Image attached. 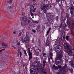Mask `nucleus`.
<instances>
[{
	"label": "nucleus",
	"instance_id": "obj_25",
	"mask_svg": "<svg viewBox=\"0 0 74 74\" xmlns=\"http://www.w3.org/2000/svg\"><path fill=\"white\" fill-rule=\"evenodd\" d=\"M70 71L71 73H73V69H71L70 70Z\"/></svg>",
	"mask_w": 74,
	"mask_h": 74
},
{
	"label": "nucleus",
	"instance_id": "obj_16",
	"mask_svg": "<svg viewBox=\"0 0 74 74\" xmlns=\"http://www.w3.org/2000/svg\"><path fill=\"white\" fill-rule=\"evenodd\" d=\"M61 21L64 22L66 20V18L65 17H61L60 19Z\"/></svg>",
	"mask_w": 74,
	"mask_h": 74
},
{
	"label": "nucleus",
	"instance_id": "obj_2",
	"mask_svg": "<svg viewBox=\"0 0 74 74\" xmlns=\"http://www.w3.org/2000/svg\"><path fill=\"white\" fill-rule=\"evenodd\" d=\"M51 5H46L42 6L41 7V8L42 10H43V12L45 14H47V10H48L51 8Z\"/></svg>",
	"mask_w": 74,
	"mask_h": 74
},
{
	"label": "nucleus",
	"instance_id": "obj_49",
	"mask_svg": "<svg viewBox=\"0 0 74 74\" xmlns=\"http://www.w3.org/2000/svg\"><path fill=\"white\" fill-rule=\"evenodd\" d=\"M22 15H25V13H22Z\"/></svg>",
	"mask_w": 74,
	"mask_h": 74
},
{
	"label": "nucleus",
	"instance_id": "obj_64",
	"mask_svg": "<svg viewBox=\"0 0 74 74\" xmlns=\"http://www.w3.org/2000/svg\"><path fill=\"white\" fill-rule=\"evenodd\" d=\"M28 22H30V20H28Z\"/></svg>",
	"mask_w": 74,
	"mask_h": 74
},
{
	"label": "nucleus",
	"instance_id": "obj_18",
	"mask_svg": "<svg viewBox=\"0 0 74 74\" xmlns=\"http://www.w3.org/2000/svg\"><path fill=\"white\" fill-rule=\"evenodd\" d=\"M46 61L45 60L43 61L42 65L44 67H45V63H46Z\"/></svg>",
	"mask_w": 74,
	"mask_h": 74
},
{
	"label": "nucleus",
	"instance_id": "obj_14",
	"mask_svg": "<svg viewBox=\"0 0 74 74\" xmlns=\"http://www.w3.org/2000/svg\"><path fill=\"white\" fill-rule=\"evenodd\" d=\"M63 69H60L59 71V72L57 74H63V73L64 72V71H62Z\"/></svg>",
	"mask_w": 74,
	"mask_h": 74
},
{
	"label": "nucleus",
	"instance_id": "obj_51",
	"mask_svg": "<svg viewBox=\"0 0 74 74\" xmlns=\"http://www.w3.org/2000/svg\"><path fill=\"white\" fill-rule=\"evenodd\" d=\"M18 45H20V43L19 42L17 43Z\"/></svg>",
	"mask_w": 74,
	"mask_h": 74
},
{
	"label": "nucleus",
	"instance_id": "obj_23",
	"mask_svg": "<svg viewBox=\"0 0 74 74\" xmlns=\"http://www.w3.org/2000/svg\"><path fill=\"white\" fill-rule=\"evenodd\" d=\"M61 40H63V41L65 40V38L63 36L61 37Z\"/></svg>",
	"mask_w": 74,
	"mask_h": 74
},
{
	"label": "nucleus",
	"instance_id": "obj_33",
	"mask_svg": "<svg viewBox=\"0 0 74 74\" xmlns=\"http://www.w3.org/2000/svg\"><path fill=\"white\" fill-rule=\"evenodd\" d=\"M30 13H31V16H33L34 15V14H33V13H32V12H30Z\"/></svg>",
	"mask_w": 74,
	"mask_h": 74
},
{
	"label": "nucleus",
	"instance_id": "obj_54",
	"mask_svg": "<svg viewBox=\"0 0 74 74\" xmlns=\"http://www.w3.org/2000/svg\"><path fill=\"white\" fill-rule=\"evenodd\" d=\"M56 69H57V70H58V69H59V67H58L56 66Z\"/></svg>",
	"mask_w": 74,
	"mask_h": 74
},
{
	"label": "nucleus",
	"instance_id": "obj_37",
	"mask_svg": "<svg viewBox=\"0 0 74 74\" xmlns=\"http://www.w3.org/2000/svg\"><path fill=\"white\" fill-rule=\"evenodd\" d=\"M4 49H2L1 50H0V53H1V52H2V51H3V50H4Z\"/></svg>",
	"mask_w": 74,
	"mask_h": 74
},
{
	"label": "nucleus",
	"instance_id": "obj_11",
	"mask_svg": "<svg viewBox=\"0 0 74 74\" xmlns=\"http://www.w3.org/2000/svg\"><path fill=\"white\" fill-rule=\"evenodd\" d=\"M40 74H47L46 71L44 69H42L40 72Z\"/></svg>",
	"mask_w": 74,
	"mask_h": 74
},
{
	"label": "nucleus",
	"instance_id": "obj_48",
	"mask_svg": "<svg viewBox=\"0 0 74 74\" xmlns=\"http://www.w3.org/2000/svg\"><path fill=\"white\" fill-rule=\"evenodd\" d=\"M58 67L59 69H61V68H62V67L60 66H58Z\"/></svg>",
	"mask_w": 74,
	"mask_h": 74
},
{
	"label": "nucleus",
	"instance_id": "obj_6",
	"mask_svg": "<svg viewBox=\"0 0 74 74\" xmlns=\"http://www.w3.org/2000/svg\"><path fill=\"white\" fill-rule=\"evenodd\" d=\"M70 9L71 10L70 13L71 15H73V14H74V7L73 5H71Z\"/></svg>",
	"mask_w": 74,
	"mask_h": 74
},
{
	"label": "nucleus",
	"instance_id": "obj_34",
	"mask_svg": "<svg viewBox=\"0 0 74 74\" xmlns=\"http://www.w3.org/2000/svg\"><path fill=\"white\" fill-rule=\"evenodd\" d=\"M71 34H72V35H74V32H73V31H71Z\"/></svg>",
	"mask_w": 74,
	"mask_h": 74
},
{
	"label": "nucleus",
	"instance_id": "obj_12",
	"mask_svg": "<svg viewBox=\"0 0 74 74\" xmlns=\"http://www.w3.org/2000/svg\"><path fill=\"white\" fill-rule=\"evenodd\" d=\"M26 37L27 38H28L30 37V34L29 32H26Z\"/></svg>",
	"mask_w": 74,
	"mask_h": 74
},
{
	"label": "nucleus",
	"instance_id": "obj_26",
	"mask_svg": "<svg viewBox=\"0 0 74 74\" xmlns=\"http://www.w3.org/2000/svg\"><path fill=\"white\" fill-rule=\"evenodd\" d=\"M69 37H70V36H66V40H69Z\"/></svg>",
	"mask_w": 74,
	"mask_h": 74
},
{
	"label": "nucleus",
	"instance_id": "obj_32",
	"mask_svg": "<svg viewBox=\"0 0 74 74\" xmlns=\"http://www.w3.org/2000/svg\"><path fill=\"white\" fill-rule=\"evenodd\" d=\"M32 10H33V8H30V12H31L32 11Z\"/></svg>",
	"mask_w": 74,
	"mask_h": 74
},
{
	"label": "nucleus",
	"instance_id": "obj_22",
	"mask_svg": "<svg viewBox=\"0 0 74 74\" xmlns=\"http://www.w3.org/2000/svg\"><path fill=\"white\" fill-rule=\"evenodd\" d=\"M34 69H31L30 70V73L31 74H32L33 73V70H34Z\"/></svg>",
	"mask_w": 74,
	"mask_h": 74
},
{
	"label": "nucleus",
	"instance_id": "obj_36",
	"mask_svg": "<svg viewBox=\"0 0 74 74\" xmlns=\"http://www.w3.org/2000/svg\"><path fill=\"white\" fill-rule=\"evenodd\" d=\"M46 55H47V54L45 53H43V56H44V57H45V56H46Z\"/></svg>",
	"mask_w": 74,
	"mask_h": 74
},
{
	"label": "nucleus",
	"instance_id": "obj_40",
	"mask_svg": "<svg viewBox=\"0 0 74 74\" xmlns=\"http://www.w3.org/2000/svg\"><path fill=\"white\" fill-rule=\"evenodd\" d=\"M50 31H48L47 32V36H48V34H49V32Z\"/></svg>",
	"mask_w": 74,
	"mask_h": 74
},
{
	"label": "nucleus",
	"instance_id": "obj_5",
	"mask_svg": "<svg viewBox=\"0 0 74 74\" xmlns=\"http://www.w3.org/2000/svg\"><path fill=\"white\" fill-rule=\"evenodd\" d=\"M64 46L65 49H68V50H70V49H71L72 48L71 46L68 44H64Z\"/></svg>",
	"mask_w": 74,
	"mask_h": 74
},
{
	"label": "nucleus",
	"instance_id": "obj_42",
	"mask_svg": "<svg viewBox=\"0 0 74 74\" xmlns=\"http://www.w3.org/2000/svg\"><path fill=\"white\" fill-rule=\"evenodd\" d=\"M60 0H56L57 3H58V2H59V1H60Z\"/></svg>",
	"mask_w": 74,
	"mask_h": 74
},
{
	"label": "nucleus",
	"instance_id": "obj_7",
	"mask_svg": "<svg viewBox=\"0 0 74 74\" xmlns=\"http://www.w3.org/2000/svg\"><path fill=\"white\" fill-rule=\"evenodd\" d=\"M50 38H48L47 40V41L46 43V45L47 46H48L49 47L50 46V45H51V40H50Z\"/></svg>",
	"mask_w": 74,
	"mask_h": 74
},
{
	"label": "nucleus",
	"instance_id": "obj_10",
	"mask_svg": "<svg viewBox=\"0 0 74 74\" xmlns=\"http://www.w3.org/2000/svg\"><path fill=\"white\" fill-rule=\"evenodd\" d=\"M69 25L72 28V29H74V21H71L69 23Z\"/></svg>",
	"mask_w": 74,
	"mask_h": 74
},
{
	"label": "nucleus",
	"instance_id": "obj_24",
	"mask_svg": "<svg viewBox=\"0 0 74 74\" xmlns=\"http://www.w3.org/2000/svg\"><path fill=\"white\" fill-rule=\"evenodd\" d=\"M24 51V54L25 55V56H27V53H26V50H23Z\"/></svg>",
	"mask_w": 74,
	"mask_h": 74
},
{
	"label": "nucleus",
	"instance_id": "obj_13",
	"mask_svg": "<svg viewBox=\"0 0 74 74\" xmlns=\"http://www.w3.org/2000/svg\"><path fill=\"white\" fill-rule=\"evenodd\" d=\"M70 63H71V67L73 68V69H74V62L72 60H71Z\"/></svg>",
	"mask_w": 74,
	"mask_h": 74
},
{
	"label": "nucleus",
	"instance_id": "obj_38",
	"mask_svg": "<svg viewBox=\"0 0 74 74\" xmlns=\"http://www.w3.org/2000/svg\"><path fill=\"white\" fill-rule=\"evenodd\" d=\"M56 21H58V16H56Z\"/></svg>",
	"mask_w": 74,
	"mask_h": 74
},
{
	"label": "nucleus",
	"instance_id": "obj_52",
	"mask_svg": "<svg viewBox=\"0 0 74 74\" xmlns=\"http://www.w3.org/2000/svg\"><path fill=\"white\" fill-rule=\"evenodd\" d=\"M51 30V28H49V30H48V31H49V32H50V30Z\"/></svg>",
	"mask_w": 74,
	"mask_h": 74
},
{
	"label": "nucleus",
	"instance_id": "obj_9",
	"mask_svg": "<svg viewBox=\"0 0 74 74\" xmlns=\"http://www.w3.org/2000/svg\"><path fill=\"white\" fill-rule=\"evenodd\" d=\"M61 70H62V71L64 72H67L68 71L67 69V64H65L64 67L62 68V69H60Z\"/></svg>",
	"mask_w": 74,
	"mask_h": 74
},
{
	"label": "nucleus",
	"instance_id": "obj_21",
	"mask_svg": "<svg viewBox=\"0 0 74 74\" xmlns=\"http://www.w3.org/2000/svg\"><path fill=\"white\" fill-rule=\"evenodd\" d=\"M26 19H27L26 17L25 16L23 17V20H24V21L25 22L26 21Z\"/></svg>",
	"mask_w": 74,
	"mask_h": 74
},
{
	"label": "nucleus",
	"instance_id": "obj_3",
	"mask_svg": "<svg viewBox=\"0 0 74 74\" xmlns=\"http://www.w3.org/2000/svg\"><path fill=\"white\" fill-rule=\"evenodd\" d=\"M40 62H36L35 61L34 62V65L35 67L38 68L40 70H41V69H44V66L42 64H41L38 66L40 64Z\"/></svg>",
	"mask_w": 74,
	"mask_h": 74
},
{
	"label": "nucleus",
	"instance_id": "obj_45",
	"mask_svg": "<svg viewBox=\"0 0 74 74\" xmlns=\"http://www.w3.org/2000/svg\"><path fill=\"white\" fill-rule=\"evenodd\" d=\"M62 23H61V24H60V25L59 26V27H62Z\"/></svg>",
	"mask_w": 74,
	"mask_h": 74
},
{
	"label": "nucleus",
	"instance_id": "obj_27",
	"mask_svg": "<svg viewBox=\"0 0 74 74\" xmlns=\"http://www.w3.org/2000/svg\"><path fill=\"white\" fill-rule=\"evenodd\" d=\"M20 51H21V49L18 48V53H20Z\"/></svg>",
	"mask_w": 74,
	"mask_h": 74
},
{
	"label": "nucleus",
	"instance_id": "obj_56",
	"mask_svg": "<svg viewBox=\"0 0 74 74\" xmlns=\"http://www.w3.org/2000/svg\"><path fill=\"white\" fill-rule=\"evenodd\" d=\"M32 12H35V10H32Z\"/></svg>",
	"mask_w": 74,
	"mask_h": 74
},
{
	"label": "nucleus",
	"instance_id": "obj_43",
	"mask_svg": "<svg viewBox=\"0 0 74 74\" xmlns=\"http://www.w3.org/2000/svg\"><path fill=\"white\" fill-rule=\"evenodd\" d=\"M20 57H21L22 56V52L21 51L20 52Z\"/></svg>",
	"mask_w": 74,
	"mask_h": 74
},
{
	"label": "nucleus",
	"instance_id": "obj_60",
	"mask_svg": "<svg viewBox=\"0 0 74 74\" xmlns=\"http://www.w3.org/2000/svg\"><path fill=\"white\" fill-rule=\"evenodd\" d=\"M66 62L67 63V62H68V60H66Z\"/></svg>",
	"mask_w": 74,
	"mask_h": 74
},
{
	"label": "nucleus",
	"instance_id": "obj_41",
	"mask_svg": "<svg viewBox=\"0 0 74 74\" xmlns=\"http://www.w3.org/2000/svg\"><path fill=\"white\" fill-rule=\"evenodd\" d=\"M32 31L33 32H34V33H35L36 32V30H34V29H32Z\"/></svg>",
	"mask_w": 74,
	"mask_h": 74
},
{
	"label": "nucleus",
	"instance_id": "obj_29",
	"mask_svg": "<svg viewBox=\"0 0 74 74\" xmlns=\"http://www.w3.org/2000/svg\"><path fill=\"white\" fill-rule=\"evenodd\" d=\"M66 17L67 18H68V17H69V16H70V14H66Z\"/></svg>",
	"mask_w": 74,
	"mask_h": 74
},
{
	"label": "nucleus",
	"instance_id": "obj_57",
	"mask_svg": "<svg viewBox=\"0 0 74 74\" xmlns=\"http://www.w3.org/2000/svg\"><path fill=\"white\" fill-rule=\"evenodd\" d=\"M34 11H36V8L34 9Z\"/></svg>",
	"mask_w": 74,
	"mask_h": 74
},
{
	"label": "nucleus",
	"instance_id": "obj_1",
	"mask_svg": "<svg viewBox=\"0 0 74 74\" xmlns=\"http://www.w3.org/2000/svg\"><path fill=\"white\" fill-rule=\"evenodd\" d=\"M56 52L57 55L58 56L57 57L56 59H57L56 62V64L57 66H59V63H60L61 64H63V61L61 59L62 57V52L60 49H62V47L61 45L58 46L56 47Z\"/></svg>",
	"mask_w": 74,
	"mask_h": 74
},
{
	"label": "nucleus",
	"instance_id": "obj_35",
	"mask_svg": "<svg viewBox=\"0 0 74 74\" xmlns=\"http://www.w3.org/2000/svg\"><path fill=\"white\" fill-rule=\"evenodd\" d=\"M13 34H15L16 33V31H14L13 32Z\"/></svg>",
	"mask_w": 74,
	"mask_h": 74
},
{
	"label": "nucleus",
	"instance_id": "obj_53",
	"mask_svg": "<svg viewBox=\"0 0 74 74\" xmlns=\"http://www.w3.org/2000/svg\"><path fill=\"white\" fill-rule=\"evenodd\" d=\"M55 28H58V26L56 25V26H55Z\"/></svg>",
	"mask_w": 74,
	"mask_h": 74
},
{
	"label": "nucleus",
	"instance_id": "obj_44",
	"mask_svg": "<svg viewBox=\"0 0 74 74\" xmlns=\"http://www.w3.org/2000/svg\"><path fill=\"white\" fill-rule=\"evenodd\" d=\"M12 48H14V49H15L16 48V47H14V46H12Z\"/></svg>",
	"mask_w": 74,
	"mask_h": 74
},
{
	"label": "nucleus",
	"instance_id": "obj_30",
	"mask_svg": "<svg viewBox=\"0 0 74 74\" xmlns=\"http://www.w3.org/2000/svg\"><path fill=\"white\" fill-rule=\"evenodd\" d=\"M61 3H60V4L59 5L60 6V8H62V6L61 5H62V1H61Z\"/></svg>",
	"mask_w": 74,
	"mask_h": 74
},
{
	"label": "nucleus",
	"instance_id": "obj_4",
	"mask_svg": "<svg viewBox=\"0 0 74 74\" xmlns=\"http://www.w3.org/2000/svg\"><path fill=\"white\" fill-rule=\"evenodd\" d=\"M21 38L23 42H25L27 44L29 42V38H27L25 36H23Z\"/></svg>",
	"mask_w": 74,
	"mask_h": 74
},
{
	"label": "nucleus",
	"instance_id": "obj_58",
	"mask_svg": "<svg viewBox=\"0 0 74 74\" xmlns=\"http://www.w3.org/2000/svg\"><path fill=\"white\" fill-rule=\"evenodd\" d=\"M18 56H19V53H18V55H17Z\"/></svg>",
	"mask_w": 74,
	"mask_h": 74
},
{
	"label": "nucleus",
	"instance_id": "obj_17",
	"mask_svg": "<svg viewBox=\"0 0 74 74\" xmlns=\"http://www.w3.org/2000/svg\"><path fill=\"white\" fill-rule=\"evenodd\" d=\"M2 46H4V47H8V45L6 44L4 42L2 43Z\"/></svg>",
	"mask_w": 74,
	"mask_h": 74
},
{
	"label": "nucleus",
	"instance_id": "obj_31",
	"mask_svg": "<svg viewBox=\"0 0 74 74\" xmlns=\"http://www.w3.org/2000/svg\"><path fill=\"white\" fill-rule=\"evenodd\" d=\"M12 0H10V1H8V3H9V4H10V3H12Z\"/></svg>",
	"mask_w": 74,
	"mask_h": 74
},
{
	"label": "nucleus",
	"instance_id": "obj_61",
	"mask_svg": "<svg viewBox=\"0 0 74 74\" xmlns=\"http://www.w3.org/2000/svg\"><path fill=\"white\" fill-rule=\"evenodd\" d=\"M39 51H40V52H41V49H39Z\"/></svg>",
	"mask_w": 74,
	"mask_h": 74
},
{
	"label": "nucleus",
	"instance_id": "obj_47",
	"mask_svg": "<svg viewBox=\"0 0 74 74\" xmlns=\"http://www.w3.org/2000/svg\"><path fill=\"white\" fill-rule=\"evenodd\" d=\"M11 8H12V7L11 6H10L8 8L9 9H11Z\"/></svg>",
	"mask_w": 74,
	"mask_h": 74
},
{
	"label": "nucleus",
	"instance_id": "obj_39",
	"mask_svg": "<svg viewBox=\"0 0 74 74\" xmlns=\"http://www.w3.org/2000/svg\"><path fill=\"white\" fill-rule=\"evenodd\" d=\"M22 34V33L21 32L20 33H19L18 34V36L19 37L21 36V34Z\"/></svg>",
	"mask_w": 74,
	"mask_h": 74
},
{
	"label": "nucleus",
	"instance_id": "obj_8",
	"mask_svg": "<svg viewBox=\"0 0 74 74\" xmlns=\"http://www.w3.org/2000/svg\"><path fill=\"white\" fill-rule=\"evenodd\" d=\"M28 51L29 52V60H31V59H32V52H30V48H29L28 49Z\"/></svg>",
	"mask_w": 74,
	"mask_h": 74
},
{
	"label": "nucleus",
	"instance_id": "obj_19",
	"mask_svg": "<svg viewBox=\"0 0 74 74\" xmlns=\"http://www.w3.org/2000/svg\"><path fill=\"white\" fill-rule=\"evenodd\" d=\"M53 56V53L52 52L50 53V57L51 59H52Z\"/></svg>",
	"mask_w": 74,
	"mask_h": 74
},
{
	"label": "nucleus",
	"instance_id": "obj_62",
	"mask_svg": "<svg viewBox=\"0 0 74 74\" xmlns=\"http://www.w3.org/2000/svg\"><path fill=\"white\" fill-rule=\"evenodd\" d=\"M60 1H64V0H60Z\"/></svg>",
	"mask_w": 74,
	"mask_h": 74
},
{
	"label": "nucleus",
	"instance_id": "obj_63",
	"mask_svg": "<svg viewBox=\"0 0 74 74\" xmlns=\"http://www.w3.org/2000/svg\"><path fill=\"white\" fill-rule=\"evenodd\" d=\"M48 15H50V16H51V15H49V14L48 13Z\"/></svg>",
	"mask_w": 74,
	"mask_h": 74
},
{
	"label": "nucleus",
	"instance_id": "obj_55",
	"mask_svg": "<svg viewBox=\"0 0 74 74\" xmlns=\"http://www.w3.org/2000/svg\"><path fill=\"white\" fill-rule=\"evenodd\" d=\"M36 21H33V23H36Z\"/></svg>",
	"mask_w": 74,
	"mask_h": 74
},
{
	"label": "nucleus",
	"instance_id": "obj_20",
	"mask_svg": "<svg viewBox=\"0 0 74 74\" xmlns=\"http://www.w3.org/2000/svg\"><path fill=\"white\" fill-rule=\"evenodd\" d=\"M34 59L36 60V61H37L38 59H39V58L38 57H34Z\"/></svg>",
	"mask_w": 74,
	"mask_h": 74
},
{
	"label": "nucleus",
	"instance_id": "obj_46",
	"mask_svg": "<svg viewBox=\"0 0 74 74\" xmlns=\"http://www.w3.org/2000/svg\"><path fill=\"white\" fill-rule=\"evenodd\" d=\"M2 67H3V65H0V68H2Z\"/></svg>",
	"mask_w": 74,
	"mask_h": 74
},
{
	"label": "nucleus",
	"instance_id": "obj_15",
	"mask_svg": "<svg viewBox=\"0 0 74 74\" xmlns=\"http://www.w3.org/2000/svg\"><path fill=\"white\" fill-rule=\"evenodd\" d=\"M72 50L74 51V49H72L69 51V52H68V55H69V56H71V53H72Z\"/></svg>",
	"mask_w": 74,
	"mask_h": 74
},
{
	"label": "nucleus",
	"instance_id": "obj_59",
	"mask_svg": "<svg viewBox=\"0 0 74 74\" xmlns=\"http://www.w3.org/2000/svg\"><path fill=\"white\" fill-rule=\"evenodd\" d=\"M36 23H38V22H37V21H36Z\"/></svg>",
	"mask_w": 74,
	"mask_h": 74
},
{
	"label": "nucleus",
	"instance_id": "obj_28",
	"mask_svg": "<svg viewBox=\"0 0 74 74\" xmlns=\"http://www.w3.org/2000/svg\"><path fill=\"white\" fill-rule=\"evenodd\" d=\"M53 68L55 70H56V66L55 65H53Z\"/></svg>",
	"mask_w": 74,
	"mask_h": 74
},
{
	"label": "nucleus",
	"instance_id": "obj_50",
	"mask_svg": "<svg viewBox=\"0 0 74 74\" xmlns=\"http://www.w3.org/2000/svg\"><path fill=\"white\" fill-rule=\"evenodd\" d=\"M48 59V60H49V63H50V58H49Z\"/></svg>",
	"mask_w": 74,
	"mask_h": 74
}]
</instances>
